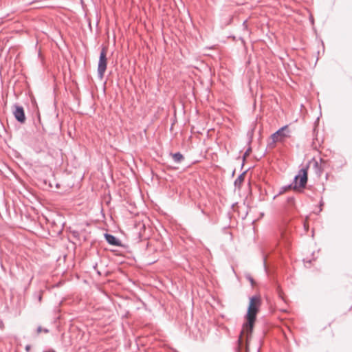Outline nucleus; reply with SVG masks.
Masks as SVG:
<instances>
[{"label":"nucleus","instance_id":"obj_1","mask_svg":"<svg viewBox=\"0 0 352 352\" xmlns=\"http://www.w3.org/2000/svg\"><path fill=\"white\" fill-rule=\"evenodd\" d=\"M261 305V298L260 296H254L250 298L248 312L245 316L246 322L243 325L238 340L239 349H241L243 342L245 343L246 347H248V340L251 337L256 314L259 311Z\"/></svg>","mask_w":352,"mask_h":352},{"label":"nucleus","instance_id":"obj_2","mask_svg":"<svg viewBox=\"0 0 352 352\" xmlns=\"http://www.w3.org/2000/svg\"><path fill=\"white\" fill-rule=\"evenodd\" d=\"M308 169L309 166L307 165L299 170L298 174L294 178V190H299L305 187L308 179Z\"/></svg>","mask_w":352,"mask_h":352},{"label":"nucleus","instance_id":"obj_3","mask_svg":"<svg viewBox=\"0 0 352 352\" xmlns=\"http://www.w3.org/2000/svg\"><path fill=\"white\" fill-rule=\"evenodd\" d=\"M290 137V131L287 126H285L271 135L272 142L269 144L270 146L274 148L276 143L285 141V139Z\"/></svg>","mask_w":352,"mask_h":352},{"label":"nucleus","instance_id":"obj_4","mask_svg":"<svg viewBox=\"0 0 352 352\" xmlns=\"http://www.w3.org/2000/svg\"><path fill=\"white\" fill-rule=\"evenodd\" d=\"M107 50L103 47L100 52L99 61L98 65V74L100 79L104 76V72L107 69Z\"/></svg>","mask_w":352,"mask_h":352},{"label":"nucleus","instance_id":"obj_5","mask_svg":"<svg viewBox=\"0 0 352 352\" xmlns=\"http://www.w3.org/2000/svg\"><path fill=\"white\" fill-rule=\"evenodd\" d=\"M15 118L20 122L23 123L25 120V116L23 107L16 106L14 111Z\"/></svg>","mask_w":352,"mask_h":352},{"label":"nucleus","instance_id":"obj_6","mask_svg":"<svg viewBox=\"0 0 352 352\" xmlns=\"http://www.w3.org/2000/svg\"><path fill=\"white\" fill-rule=\"evenodd\" d=\"M105 238L109 244L114 245H118L117 239L115 236H113V235L106 234Z\"/></svg>","mask_w":352,"mask_h":352},{"label":"nucleus","instance_id":"obj_7","mask_svg":"<svg viewBox=\"0 0 352 352\" xmlns=\"http://www.w3.org/2000/svg\"><path fill=\"white\" fill-rule=\"evenodd\" d=\"M173 158L176 162H180L184 159V157L181 153H177L173 155Z\"/></svg>","mask_w":352,"mask_h":352},{"label":"nucleus","instance_id":"obj_8","mask_svg":"<svg viewBox=\"0 0 352 352\" xmlns=\"http://www.w3.org/2000/svg\"><path fill=\"white\" fill-rule=\"evenodd\" d=\"M252 150L250 148H249L245 153L243 155V159L245 160L247 157L249 156L250 153H251Z\"/></svg>","mask_w":352,"mask_h":352},{"label":"nucleus","instance_id":"obj_9","mask_svg":"<svg viewBox=\"0 0 352 352\" xmlns=\"http://www.w3.org/2000/svg\"><path fill=\"white\" fill-rule=\"evenodd\" d=\"M42 331H44V332L47 333L48 331H47V329H44V330H43V329H42V328H41V327H38V329H37V333H41Z\"/></svg>","mask_w":352,"mask_h":352},{"label":"nucleus","instance_id":"obj_10","mask_svg":"<svg viewBox=\"0 0 352 352\" xmlns=\"http://www.w3.org/2000/svg\"><path fill=\"white\" fill-rule=\"evenodd\" d=\"M243 180V175H241L239 177V178L237 179L236 181H239L240 182H241Z\"/></svg>","mask_w":352,"mask_h":352},{"label":"nucleus","instance_id":"obj_11","mask_svg":"<svg viewBox=\"0 0 352 352\" xmlns=\"http://www.w3.org/2000/svg\"><path fill=\"white\" fill-rule=\"evenodd\" d=\"M0 328L1 329H3L4 328V323L1 320H0Z\"/></svg>","mask_w":352,"mask_h":352},{"label":"nucleus","instance_id":"obj_12","mask_svg":"<svg viewBox=\"0 0 352 352\" xmlns=\"http://www.w3.org/2000/svg\"><path fill=\"white\" fill-rule=\"evenodd\" d=\"M30 349V346H26V350H27V351H29Z\"/></svg>","mask_w":352,"mask_h":352}]
</instances>
